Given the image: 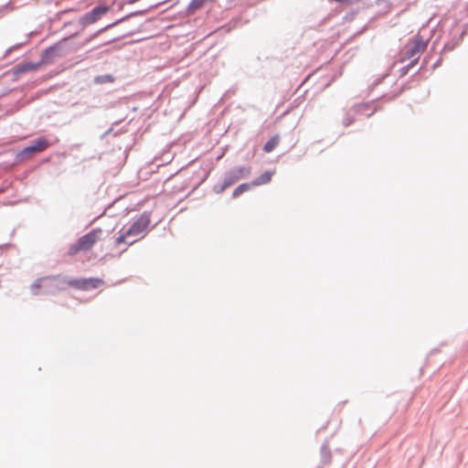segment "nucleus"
<instances>
[{
  "label": "nucleus",
  "instance_id": "13",
  "mask_svg": "<svg viewBox=\"0 0 468 468\" xmlns=\"http://www.w3.org/2000/svg\"><path fill=\"white\" fill-rule=\"evenodd\" d=\"M250 189L249 184H241L233 191V197H239L243 192Z\"/></svg>",
  "mask_w": 468,
  "mask_h": 468
},
{
  "label": "nucleus",
  "instance_id": "6",
  "mask_svg": "<svg viewBox=\"0 0 468 468\" xmlns=\"http://www.w3.org/2000/svg\"><path fill=\"white\" fill-rule=\"evenodd\" d=\"M427 43L420 37H416L409 44L406 50L407 58H413L416 55L423 52L426 49Z\"/></svg>",
  "mask_w": 468,
  "mask_h": 468
},
{
  "label": "nucleus",
  "instance_id": "2",
  "mask_svg": "<svg viewBox=\"0 0 468 468\" xmlns=\"http://www.w3.org/2000/svg\"><path fill=\"white\" fill-rule=\"evenodd\" d=\"M102 229L100 228L93 229L87 234L80 237L75 244L70 247L69 253L74 255L80 251H88L101 239Z\"/></svg>",
  "mask_w": 468,
  "mask_h": 468
},
{
  "label": "nucleus",
  "instance_id": "1",
  "mask_svg": "<svg viewBox=\"0 0 468 468\" xmlns=\"http://www.w3.org/2000/svg\"><path fill=\"white\" fill-rule=\"evenodd\" d=\"M150 224V217L146 214L141 215L132 226L122 230V233L116 238L115 245L119 247L122 244L132 245L136 242L141 236L148 228Z\"/></svg>",
  "mask_w": 468,
  "mask_h": 468
},
{
  "label": "nucleus",
  "instance_id": "10",
  "mask_svg": "<svg viewBox=\"0 0 468 468\" xmlns=\"http://www.w3.org/2000/svg\"><path fill=\"white\" fill-rule=\"evenodd\" d=\"M272 175H273L272 172H265L261 176H260L258 178H256L251 183V185L252 186H260V185L267 184L271 181Z\"/></svg>",
  "mask_w": 468,
  "mask_h": 468
},
{
  "label": "nucleus",
  "instance_id": "5",
  "mask_svg": "<svg viewBox=\"0 0 468 468\" xmlns=\"http://www.w3.org/2000/svg\"><path fill=\"white\" fill-rule=\"evenodd\" d=\"M48 146V143L45 139H38L30 145L25 147L19 154L21 158H29L32 155L44 151Z\"/></svg>",
  "mask_w": 468,
  "mask_h": 468
},
{
  "label": "nucleus",
  "instance_id": "14",
  "mask_svg": "<svg viewBox=\"0 0 468 468\" xmlns=\"http://www.w3.org/2000/svg\"><path fill=\"white\" fill-rule=\"evenodd\" d=\"M98 83L113 82L114 78L112 75H102L96 78Z\"/></svg>",
  "mask_w": 468,
  "mask_h": 468
},
{
  "label": "nucleus",
  "instance_id": "7",
  "mask_svg": "<svg viewBox=\"0 0 468 468\" xmlns=\"http://www.w3.org/2000/svg\"><path fill=\"white\" fill-rule=\"evenodd\" d=\"M108 7L104 5L94 7L90 12L83 16V17L81 18V24L85 26L95 23L103 15H105L108 12Z\"/></svg>",
  "mask_w": 468,
  "mask_h": 468
},
{
  "label": "nucleus",
  "instance_id": "15",
  "mask_svg": "<svg viewBox=\"0 0 468 468\" xmlns=\"http://www.w3.org/2000/svg\"><path fill=\"white\" fill-rule=\"evenodd\" d=\"M69 26H73V24H72V23H69ZM68 27V25H67V24H65V25H64V27ZM74 28H75V31H74L72 34H77V33H78V31H79V30H80V24H75V25H74Z\"/></svg>",
  "mask_w": 468,
  "mask_h": 468
},
{
  "label": "nucleus",
  "instance_id": "11",
  "mask_svg": "<svg viewBox=\"0 0 468 468\" xmlns=\"http://www.w3.org/2000/svg\"><path fill=\"white\" fill-rule=\"evenodd\" d=\"M280 138L278 135L271 137L264 145L263 150L266 153H271L279 144Z\"/></svg>",
  "mask_w": 468,
  "mask_h": 468
},
{
  "label": "nucleus",
  "instance_id": "4",
  "mask_svg": "<svg viewBox=\"0 0 468 468\" xmlns=\"http://www.w3.org/2000/svg\"><path fill=\"white\" fill-rule=\"evenodd\" d=\"M67 283L76 289L89 291L102 286L104 282L100 278H88L69 281Z\"/></svg>",
  "mask_w": 468,
  "mask_h": 468
},
{
  "label": "nucleus",
  "instance_id": "8",
  "mask_svg": "<svg viewBox=\"0 0 468 468\" xmlns=\"http://www.w3.org/2000/svg\"><path fill=\"white\" fill-rule=\"evenodd\" d=\"M214 1L215 0H192L189 3L186 11L188 14L192 15V14L196 13L197 10L204 7L208 3H213Z\"/></svg>",
  "mask_w": 468,
  "mask_h": 468
},
{
  "label": "nucleus",
  "instance_id": "9",
  "mask_svg": "<svg viewBox=\"0 0 468 468\" xmlns=\"http://www.w3.org/2000/svg\"><path fill=\"white\" fill-rule=\"evenodd\" d=\"M231 172L234 176V180H239L247 177L250 174V167L241 166L233 169Z\"/></svg>",
  "mask_w": 468,
  "mask_h": 468
},
{
  "label": "nucleus",
  "instance_id": "3",
  "mask_svg": "<svg viewBox=\"0 0 468 468\" xmlns=\"http://www.w3.org/2000/svg\"><path fill=\"white\" fill-rule=\"evenodd\" d=\"M58 55V50L56 47H50L49 48L46 49L42 59L38 63H33V62H22L15 67V74H23L28 71H34L37 70L41 65L47 64L50 62L51 60L55 59Z\"/></svg>",
  "mask_w": 468,
  "mask_h": 468
},
{
  "label": "nucleus",
  "instance_id": "12",
  "mask_svg": "<svg viewBox=\"0 0 468 468\" xmlns=\"http://www.w3.org/2000/svg\"><path fill=\"white\" fill-rule=\"evenodd\" d=\"M238 180H234V176L232 172L230 171L228 176H226L222 186L218 190H217L218 193L223 192L227 187L230 186L234 183H236Z\"/></svg>",
  "mask_w": 468,
  "mask_h": 468
}]
</instances>
